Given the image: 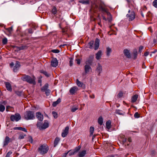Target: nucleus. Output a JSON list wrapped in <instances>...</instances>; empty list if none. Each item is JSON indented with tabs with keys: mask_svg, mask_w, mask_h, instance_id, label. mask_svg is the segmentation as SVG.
<instances>
[{
	"mask_svg": "<svg viewBox=\"0 0 157 157\" xmlns=\"http://www.w3.org/2000/svg\"><path fill=\"white\" fill-rule=\"evenodd\" d=\"M70 61H69V64L70 66H71L73 65V59L72 57H70L69 58Z\"/></svg>",
	"mask_w": 157,
	"mask_h": 157,
	"instance_id": "44",
	"label": "nucleus"
},
{
	"mask_svg": "<svg viewBox=\"0 0 157 157\" xmlns=\"http://www.w3.org/2000/svg\"><path fill=\"white\" fill-rule=\"evenodd\" d=\"M51 52L53 53H57L60 52L59 50V49H52L51 50Z\"/></svg>",
	"mask_w": 157,
	"mask_h": 157,
	"instance_id": "46",
	"label": "nucleus"
},
{
	"mask_svg": "<svg viewBox=\"0 0 157 157\" xmlns=\"http://www.w3.org/2000/svg\"><path fill=\"white\" fill-rule=\"evenodd\" d=\"M51 11L53 14H55L57 12V10L56 7L54 6H53Z\"/></svg>",
	"mask_w": 157,
	"mask_h": 157,
	"instance_id": "32",
	"label": "nucleus"
},
{
	"mask_svg": "<svg viewBox=\"0 0 157 157\" xmlns=\"http://www.w3.org/2000/svg\"><path fill=\"white\" fill-rule=\"evenodd\" d=\"M69 129V127L68 126H67L66 127L65 129L63 130V132L62 133V136L63 137H65L67 136L68 132Z\"/></svg>",
	"mask_w": 157,
	"mask_h": 157,
	"instance_id": "11",
	"label": "nucleus"
},
{
	"mask_svg": "<svg viewBox=\"0 0 157 157\" xmlns=\"http://www.w3.org/2000/svg\"><path fill=\"white\" fill-rule=\"evenodd\" d=\"M42 121H38L36 124L37 127L40 130H42L47 128L48 126V124L47 122H45L44 123Z\"/></svg>",
	"mask_w": 157,
	"mask_h": 157,
	"instance_id": "3",
	"label": "nucleus"
},
{
	"mask_svg": "<svg viewBox=\"0 0 157 157\" xmlns=\"http://www.w3.org/2000/svg\"><path fill=\"white\" fill-rule=\"evenodd\" d=\"M128 13L126 16L127 18H129V21H131L133 20L135 17V13L133 11H131L129 10L128 11Z\"/></svg>",
	"mask_w": 157,
	"mask_h": 157,
	"instance_id": "6",
	"label": "nucleus"
},
{
	"mask_svg": "<svg viewBox=\"0 0 157 157\" xmlns=\"http://www.w3.org/2000/svg\"><path fill=\"white\" fill-rule=\"evenodd\" d=\"M78 109V107H74L71 108V111L72 112H74Z\"/></svg>",
	"mask_w": 157,
	"mask_h": 157,
	"instance_id": "48",
	"label": "nucleus"
},
{
	"mask_svg": "<svg viewBox=\"0 0 157 157\" xmlns=\"http://www.w3.org/2000/svg\"><path fill=\"white\" fill-rule=\"evenodd\" d=\"M112 52V50L111 48L109 47H107L106 48V55L107 56H109L110 53Z\"/></svg>",
	"mask_w": 157,
	"mask_h": 157,
	"instance_id": "33",
	"label": "nucleus"
},
{
	"mask_svg": "<svg viewBox=\"0 0 157 157\" xmlns=\"http://www.w3.org/2000/svg\"><path fill=\"white\" fill-rule=\"evenodd\" d=\"M75 152H71L69 153V155H73L74 154Z\"/></svg>",
	"mask_w": 157,
	"mask_h": 157,
	"instance_id": "62",
	"label": "nucleus"
},
{
	"mask_svg": "<svg viewBox=\"0 0 157 157\" xmlns=\"http://www.w3.org/2000/svg\"><path fill=\"white\" fill-rule=\"evenodd\" d=\"M80 148H81V147H80L79 146H78V147H77L75 148V151H76V152L80 150Z\"/></svg>",
	"mask_w": 157,
	"mask_h": 157,
	"instance_id": "57",
	"label": "nucleus"
},
{
	"mask_svg": "<svg viewBox=\"0 0 157 157\" xmlns=\"http://www.w3.org/2000/svg\"><path fill=\"white\" fill-rule=\"evenodd\" d=\"M12 153V152L11 151H9L6 154V157H10V155Z\"/></svg>",
	"mask_w": 157,
	"mask_h": 157,
	"instance_id": "51",
	"label": "nucleus"
},
{
	"mask_svg": "<svg viewBox=\"0 0 157 157\" xmlns=\"http://www.w3.org/2000/svg\"><path fill=\"white\" fill-rule=\"evenodd\" d=\"M137 51L136 49H134L133 52V54L134 57V59H136V58L137 56Z\"/></svg>",
	"mask_w": 157,
	"mask_h": 157,
	"instance_id": "39",
	"label": "nucleus"
},
{
	"mask_svg": "<svg viewBox=\"0 0 157 157\" xmlns=\"http://www.w3.org/2000/svg\"><path fill=\"white\" fill-rule=\"evenodd\" d=\"M138 98V95L137 94H135L133 96L132 98V102H134L136 101Z\"/></svg>",
	"mask_w": 157,
	"mask_h": 157,
	"instance_id": "28",
	"label": "nucleus"
},
{
	"mask_svg": "<svg viewBox=\"0 0 157 157\" xmlns=\"http://www.w3.org/2000/svg\"><path fill=\"white\" fill-rule=\"evenodd\" d=\"M102 55V52L101 50L99 51L96 54V58L97 60H99L100 58Z\"/></svg>",
	"mask_w": 157,
	"mask_h": 157,
	"instance_id": "22",
	"label": "nucleus"
},
{
	"mask_svg": "<svg viewBox=\"0 0 157 157\" xmlns=\"http://www.w3.org/2000/svg\"><path fill=\"white\" fill-rule=\"evenodd\" d=\"M37 118L39 121H42L43 119V115L40 112H37L36 113Z\"/></svg>",
	"mask_w": 157,
	"mask_h": 157,
	"instance_id": "12",
	"label": "nucleus"
},
{
	"mask_svg": "<svg viewBox=\"0 0 157 157\" xmlns=\"http://www.w3.org/2000/svg\"><path fill=\"white\" fill-rule=\"evenodd\" d=\"M98 123L100 125L102 124L103 123V119L102 117H100L98 119Z\"/></svg>",
	"mask_w": 157,
	"mask_h": 157,
	"instance_id": "29",
	"label": "nucleus"
},
{
	"mask_svg": "<svg viewBox=\"0 0 157 157\" xmlns=\"http://www.w3.org/2000/svg\"><path fill=\"white\" fill-rule=\"evenodd\" d=\"M94 41H91L87 44V46L91 49H93L94 47Z\"/></svg>",
	"mask_w": 157,
	"mask_h": 157,
	"instance_id": "24",
	"label": "nucleus"
},
{
	"mask_svg": "<svg viewBox=\"0 0 157 157\" xmlns=\"http://www.w3.org/2000/svg\"><path fill=\"white\" fill-rule=\"evenodd\" d=\"M15 93L19 97L23 95L22 91H16Z\"/></svg>",
	"mask_w": 157,
	"mask_h": 157,
	"instance_id": "34",
	"label": "nucleus"
},
{
	"mask_svg": "<svg viewBox=\"0 0 157 157\" xmlns=\"http://www.w3.org/2000/svg\"><path fill=\"white\" fill-rule=\"evenodd\" d=\"M24 118L26 120L34 119L35 118L34 112L30 111H26L24 114Z\"/></svg>",
	"mask_w": 157,
	"mask_h": 157,
	"instance_id": "2",
	"label": "nucleus"
},
{
	"mask_svg": "<svg viewBox=\"0 0 157 157\" xmlns=\"http://www.w3.org/2000/svg\"><path fill=\"white\" fill-rule=\"evenodd\" d=\"M5 107L3 105H0V111L3 112L5 110Z\"/></svg>",
	"mask_w": 157,
	"mask_h": 157,
	"instance_id": "41",
	"label": "nucleus"
},
{
	"mask_svg": "<svg viewBox=\"0 0 157 157\" xmlns=\"http://www.w3.org/2000/svg\"><path fill=\"white\" fill-rule=\"evenodd\" d=\"M76 84L79 87H82L83 85V83L79 81L78 79L76 80Z\"/></svg>",
	"mask_w": 157,
	"mask_h": 157,
	"instance_id": "31",
	"label": "nucleus"
},
{
	"mask_svg": "<svg viewBox=\"0 0 157 157\" xmlns=\"http://www.w3.org/2000/svg\"><path fill=\"white\" fill-rule=\"evenodd\" d=\"M123 96V93L122 92H120L118 94L117 96L119 98H121Z\"/></svg>",
	"mask_w": 157,
	"mask_h": 157,
	"instance_id": "52",
	"label": "nucleus"
},
{
	"mask_svg": "<svg viewBox=\"0 0 157 157\" xmlns=\"http://www.w3.org/2000/svg\"><path fill=\"white\" fill-rule=\"evenodd\" d=\"M79 2L85 5H88L90 3L89 0H81L79 1Z\"/></svg>",
	"mask_w": 157,
	"mask_h": 157,
	"instance_id": "26",
	"label": "nucleus"
},
{
	"mask_svg": "<svg viewBox=\"0 0 157 157\" xmlns=\"http://www.w3.org/2000/svg\"><path fill=\"white\" fill-rule=\"evenodd\" d=\"M99 42L100 40H99L98 38H96L95 42L94 43V49L95 50H97L98 49L99 45Z\"/></svg>",
	"mask_w": 157,
	"mask_h": 157,
	"instance_id": "20",
	"label": "nucleus"
},
{
	"mask_svg": "<svg viewBox=\"0 0 157 157\" xmlns=\"http://www.w3.org/2000/svg\"><path fill=\"white\" fill-rule=\"evenodd\" d=\"M143 47L142 46H140L139 48V52L140 53L142 52V51L143 49Z\"/></svg>",
	"mask_w": 157,
	"mask_h": 157,
	"instance_id": "54",
	"label": "nucleus"
},
{
	"mask_svg": "<svg viewBox=\"0 0 157 157\" xmlns=\"http://www.w3.org/2000/svg\"><path fill=\"white\" fill-rule=\"evenodd\" d=\"M21 79L23 81H25L30 84L35 85L36 84V78L34 76L32 78L29 75H23L21 77Z\"/></svg>",
	"mask_w": 157,
	"mask_h": 157,
	"instance_id": "1",
	"label": "nucleus"
},
{
	"mask_svg": "<svg viewBox=\"0 0 157 157\" xmlns=\"http://www.w3.org/2000/svg\"><path fill=\"white\" fill-rule=\"evenodd\" d=\"M52 114L54 117L56 119L58 117V114L55 111H53L52 112Z\"/></svg>",
	"mask_w": 157,
	"mask_h": 157,
	"instance_id": "42",
	"label": "nucleus"
},
{
	"mask_svg": "<svg viewBox=\"0 0 157 157\" xmlns=\"http://www.w3.org/2000/svg\"><path fill=\"white\" fill-rule=\"evenodd\" d=\"M78 89L77 87L74 86L72 87L69 90L71 94L73 95L76 93L78 90Z\"/></svg>",
	"mask_w": 157,
	"mask_h": 157,
	"instance_id": "13",
	"label": "nucleus"
},
{
	"mask_svg": "<svg viewBox=\"0 0 157 157\" xmlns=\"http://www.w3.org/2000/svg\"><path fill=\"white\" fill-rule=\"evenodd\" d=\"M96 71L98 73V75H100V74L102 71V67L99 63L98 64Z\"/></svg>",
	"mask_w": 157,
	"mask_h": 157,
	"instance_id": "14",
	"label": "nucleus"
},
{
	"mask_svg": "<svg viewBox=\"0 0 157 157\" xmlns=\"http://www.w3.org/2000/svg\"><path fill=\"white\" fill-rule=\"evenodd\" d=\"M40 72L42 73L44 75L46 76L47 77H48L49 76V75L48 73L46 72V71H44L43 70H41L40 71Z\"/></svg>",
	"mask_w": 157,
	"mask_h": 157,
	"instance_id": "30",
	"label": "nucleus"
},
{
	"mask_svg": "<svg viewBox=\"0 0 157 157\" xmlns=\"http://www.w3.org/2000/svg\"><path fill=\"white\" fill-rule=\"evenodd\" d=\"M6 29L10 33H11L13 30V27L11 26L9 28H6Z\"/></svg>",
	"mask_w": 157,
	"mask_h": 157,
	"instance_id": "43",
	"label": "nucleus"
},
{
	"mask_svg": "<svg viewBox=\"0 0 157 157\" xmlns=\"http://www.w3.org/2000/svg\"><path fill=\"white\" fill-rule=\"evenodd\" d=\"M86 153V150H83L81 152H79L78 156L79 157H83Z\"/></svg>",
	"mask_w": 157,
	"mask_h": 157,
	"instance_id": "25",
	"label": "nucleus"
},
{
	"mask_svg": "<svg viewBox=\"0 0 157 157\" xmlns=\"http://www.w3.org/2000/svg\"><path fill=\"white\" fill-rule=\"evenodd\" d=\"M99 9L102 12L106 13L108 16H111L110 13L108 11V9L105 7L104 3L101 1V3L99 4Z\"/></svg>",
	"mask_w": 157,
	"mask_h": 157,
	"instance_id": "4",
	"label": "nucleus"
},
{
	"mask_svg": "<svg viewBox=\"0 0 157 157\" xmlns=\"http://www.w3.org/2000/svg\"><path fill=\"white\" fill-rule=\"evenodd\" d=\"M84 70L86 73H88L92 71V68L89 65H86L84 66Z\"/></svg>",
	"mask_w": 157,
	"mask_h": 157,
	"instance_id": "18",
	"label": "nucleus"
},
{
	"mask_svg": "<svg viewBox=\"0 0 157 157\" xmlns=\"http://www.w3.org/2000/svg\"><path fill=\"white\" fill-rule=\"evenodd\" d=\"M4 83L6 87L7 90L11 92L12 91V88L11 85L10 83L8 82H5Z\"/></svg>",
	"mask_w": 157,
	"mask_h": 157,
	"instance_id": "16",
	"label": "nucleus"
},
{
	"mask_svg": "<svg viewBox=\"0 0 157 157\" xmlns=\"http://www.w3.org/2000/svg\"><path fill=\"white\" fill-rule=\"evenodd\" d=\"M75 60L77 61V63L78 64H80V60L79 59H75Z\"/></svg>",
	"mask_w": 157,
	"mask_h": 157,
	"instance_id": "58",
	"label": "nucleus"
},
{
	"mask_svg": "<svg viewBox=\"0 0 157 157\" xmlns=\"http://www.w3.org/2000/svg\"><path fill=\"white\" fill-rule=\"evenodd\" d=\"M14 139H10L8 136H6L3 142V146L4 147L8 145L9 142H12Z\"/></svg>",
	"mask_w": 157,
	"mask_h": 157,
	"instance_id": "10",
	"label": "nucleus"
},
{
	"mask_svg": "<svg viewBox=\"0 0 157 157\" xmlns=\"http://www.w3.org/2000/svg\"><path fill=\"white\" fill-rule=\"evenodd\" d=\"M28 33H33V29L31 28L29 29L28 30Z\"/></svg>",
	"mask_w": 157,
	"mask_h": 157,
	"instance_id": "56",
	"label": "nucleus"
},
{
	"mask_svg": "<svg viewBox=\"0 0 157 157\" xmlns=\"http://www.w3.org/2000/svg\"><path fill=\"white\" fill-rule=\"evenodd\" d=\"M134 117L136 118H138L140 117V115L138 112H136L134 114Z\"/></svg>",
	"mask_w": 157,
	"mask_h": 157,
	"instance_id": "50",
	"label": "nucleus"
},
{
	"mask_svg": "<svg viewBox=\"0 0 157 157\" xmlns=\"http://www.w3.org/2000/svg\"><path fill=\"white\" fill-rule=\"evenodd\" d=\"M7 42V39L6 38H4L2 39V43L3 44H6Z\"/></svg>",
	"mask_w": 157,
	"mask_h": 157,
	"instance_id": "47",
	"label": "nucleus"
},
{
	"mask_svg": "<svg viewBox=\"0 0 157 157\" xmlns=\"http://www.w3.org/2000/svg\"><path fill=\"white\" fill-rule=\"evenodd\" d=\"M124 55L128 58H131V55L129 51L127 49H125L124 50Z\"/></svg>",
	"mask_w": 157,
	"mask_h": 157,
	"instance_id": "19",
	"label": "nucleus"
},
{
	"mask_svg": "<svg viewBox=\"0 0 157 157\" xmlns=\"http://www.w3.org/2000/svg\"><path fill=\"white\" fill-rule=\"evenodd\" d=\"M61 101V100L60 98H59L57 100L55 101H54L52 103V106L53 107H56L57 106V105Z\"/></svg>",
	"mask_w": 157,
	"mask_h": 157,
	"instance_id": "23",
	"label": "nucleus"
},
{
	"mask_svg": "<svg viewBox=\"0 0 157 157\" xmlns=\"http://www.w3.org/2000/svg\"><path fill=\"white\" fill-rule=\"evenodd\" d=\"M48 83H46L44 86L41 88V90L42 92H45L47 96L49 95V90L48 89Z\"/></svg>",
	"mask_w": 157,
	"mask_h": 157,
	"instance_id": "8",
	"label": "nucleus"
},
{
	"mask_svg": "<svg viewBox=\"0 0 157 157\" xmlns=\"http://www.w3.org/2000/svg\"><path fill=\"white\" fill-rule=\"evenodd\" d=\"M28 48L27 46L26 45H22L21 46L19 47H18V49L19 50H24L25 49H26Z\"/></svg>",
	"mask_w": 157,
	"mask_h": 157,
	"instance_id": "36",
	"label": "nucleus"
},
{
	"mask_svg": "<svg viewBox=\"0 0 157 157\" xmlns=\"http://www.w3.org/2000/svg\"><path fill=\"white\" fill-rule=\"evenodd\" d=\"M25 136V134L23 133L20 134L18 137L19 139L21 140L24 138V137Z\"/></svg>",
	"mask_w": 157,
	"mask_h": 157,
	"instance_id": "38",
	"label": "nucleus"
},
{
	"mask_svg": "<svg viewBox=\"0 0 157 157\" xmlns=\"http://www.w3.org/2000/svg\"><path fill=\"white\" fill-rule=\"evenodd\" d=\"M58 64V62L56 58H52V59L51 61V65L53 67H56Z\"/></svg>",
	"mask_w": 157,
	"mask_h": 157,
	"instance_id": "9",
	"label": "nucleus"
},
{
	"mask_svg": "<svg viewBox=\"0 0 157 157\" xmlns=\"http://www.w3.org/2000/svg\"><path fill=\"white\" fill-rule=\"evenodd\" d=\"M152 5L155 7L157 8V0H155L153 1Z\"/></svg>",
	"mask_w": 157,
	"mask_h": 157,
	"instance_id": "45",
	"label": "nucleus"
},
{
	"mask_svg": "<svg viewBox=\"0 0 157 157\" xmlns=\"http://www.w3.org/2000/svg\"><path fill=\"white\" fill-rule=\"evenodd\" d=\"M93 60L88 59L86 61L85 63L86 65H88L89 64L90 65H91L93 62Z\"/></svg>",
	"mask_w": 157,
	"mask_h": 157,
	"instance_id": "37",
	"label": "nucleus"
},
{
	"mask_svg": "<svg viewBox=\"0 0 157 157\" xmlns=\"http://www.w3.org/2000/svg\"><path fill=\"white\" fill-rule=\"evenodd\" d=\"M19 130L23 131L25 132H27V129L25 128H22L21 127H19Z\"/></svg>",
	"mask_w": 157,
	"mask_h": 157,
	"instance_id": "49",
	"label": "nucleus"
},
{
	"mask_svg": "<svg viewBox=\"0 0 157 157\" xmlns=\"http://www.w3.org/2000/svg\"><path fill=\"white\" fill-rule=\"evenodd\" d=\"M33 141V138H32V137L31 136H30L29 137V141L31 143H32Z\"/></svg>",
	"mask_w": 157,
	"mask_h": 157,
	"instance_id": "53",
	"label": "nucleus"
},
{
	"mask_svg": "<svg viewBox=\"0 0 157 157\" xmlns=\"http://www.w3.org/2000/svg\"><path fill=\"white\" fill-rule=\"evenodd\" d=\"M149 52H146L144 53V56H147L149 55Z\"/></svg>",
	"mask_w": 157,
	"mask_h": 157,
	"instance_id": "61",
	"label": "nucleus"
},
{
	"mask_svg": "<svg viewBox=\"0 0 157 157\" xmlns=\"http://www.w3.org/2000/svg\"><path fill=\"white\" fill-rule=\"evenodd\" d=\"M14 65V64L13 62H12L10 63V65L11 67H12Z\"/></svg>",
	"mask_w": 157,
	"mask_h": 157,
	"instance_id": "60",
	"label": "nucleus"
},
{
	"mask_svg": "<svg viewBox=\"0 0 157 157\" xmlns=\"http://www.w3.org/2000/svg\"><path fill=\"white\" fill-rule=\"evenodd\" d=\"M96 2L97 0H94V2L92 4L90 10H94L98 8V6Z\"/></svg>",
	"mask_w": 157,
	"mask_h": 157,
	"instance_id": "15",
	"label": "nucleus"
},
{
	"mask_svg": "<svg viewBox=\"0 0 157 157\" xmlns=\"http://www.w3.org/2000/svg\"><path fill=\"white\" fill-rule=\"evenodd\" d=\"M90 136H93L94 129V127L91 126L90 127Z\"/></svg>",
	"mask_w": 157,
	"mask_h": 157,
	"instance_id": "35",
	"label": "nucleus"
},
{
	"mask_svg": "<svg viewBox=\"0 0 157 157\" xmlns=\"http://www.w3.org/2000/svg\"><path fill=\"white\" fill-rule=\"evenodd\" d=\"M20 66V62L18 61H16L15 66L14 67L13 71L14 72H16L18 70Z\"/></svg>",
	"mask_w": 157,
	"mask_h": 157,
	"instance_id": "17",
	"label": "nucleus"
},
{
	"mask_svg": "<svg viewBox=\"0 0 157 157\" xmlns=\"http://www.w3.org/2000/svg\"><path fill=\"white\" fill-rule=\"evenodd\" d=\"M13 129L14 130H19V127H15L13 128Z\"/></svg>",
	"mask_w": 157,
	"mask_h": 157,
	"instance_id": "63",
	"label": "nucleus"
},
{
	"mask_svg": "<svg viewBox=\"0 0 157 157\" xmlns=\"http://www.w3.org/2000/svg\"><path fill=\"white\" fill-rule=\"evenodd\" d=\"M48 147L47 145L43 144L41 145L38 148V150L41 154H44L46 153L48 151Z\"/></svg>",
	"mask_w": 157,
	"mask_h": 157,
	"instance_id": "5",
	"label": "nucleus"
},
{
	"mask_svg": "<svg viewBox=\"0 0 157 157\" xmlns=\"http://www.w3.org/2000/svg\"><path fill=\"white\" fill-rule=\"evenodd\" d=\"M60 141V139L58 137H56L54 140V147H56V145L58 144L59 142Z\"/></svg>",
	"mask_w": 157,
	"mask_h": 157,
	"instance_id": "27",
	"label": "nucleus"
},
{
	"mask_svg": "<svg viewBox=\"0 0 157 157\" xmlns=\"http://www.w3.org/2000/svg\"><path fill=\"white\" fill-rule=\"evenodd\" d=\"M69 151H68L67 152L65 153L64 154H63L62 155V157H66L67 155V154H68Z\"/></svg>",
	"mask_w": 157,
	"mask_h": 157,
	"instance_id": "55",
	"label": "nucleus"
},
{
	"mask_svg": "<svg viewBox=\"0 0 157 157\" xmlns=\"http://www.w3.org/2000/svg\"><path fill=\"white\" fill-rule=\"evenodd\" d=\"M106 125L107 128L109 129L111 128V122L110 121H107L106 123Z\"/></svg>",
	"mask_w": 157,
	"mask_h": 157,
	"instance_id": "40",
	"label": "nucleus"
},
{
	"mask_svg": "<svg viewBox=\"0 0 157 157\" xmlns=\"http://www.w3.org/2000/svg\"><path fill=\"white\" fill-rule=\"evenodd\" d=\"M38 82L39 83H40V86H41V82H42V80L41 79H39L38 80Z\"/></svg>",
	"mask_w": 157,
	"mask_h": 157,
	"instance_id": "64",
	"label": "nucleus"
},
{
	"mask_svg": "<svg viewBox=\"0 0 157 157\" xmlns=\"http://www.w3.org/2000/svg\"><path fill=\"white\" fill-rule=\"evenodd\" d=\"M21 119L20 115L18 113H16L14 115H12L10 117V119L11 121H18Z\"/></svg>",
	"mask_w": 157,
	"mask_h": 157,
	"instance_id": "7",
	"label": "nucleus"
},
{
	"mask_svg": "<svg viewBox=\"0 0 157 157\" xmlns=\"http://www.w3.org/2000/svg\"><path fill=\"white\" fill-rule=\"evenodd\" d=\"M115 113L116 114H117L121 115H124L125 113L121 110L119 109H116L115 111Z\"/></svg>",
	"mask_w": 157,
	"mask_h": 157,
	"instance_id": "21",
	"label": "nucleus"
},
{
	"mask_svg": "<svg viewBox=\"0 0 157 157\" xmlns=\"http://www.w3.org/2000/svg\"><path fill=\"white\" fill-rule=\"evenodd\" d=\"M94 58V56L93 55H91L90 56L89 58V59H90L91 60H93Z\"/></svg>",
	"mask_w": 157,
	"mask_h": 157,
	"instance_id": "59",
	"label": "nucleus"
}]
</instances>
